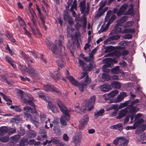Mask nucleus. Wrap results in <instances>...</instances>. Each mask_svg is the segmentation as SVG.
Returning a JSON list of instances; mask_svg holds the SVG:
<instances>
[{"label":"nucleus","mask_w":146,"mask_h":146,"mask_svg":"<svg viewBox=\"0 0 146 146\" xmlns=\"http://www.w3.org/2000/svg\"><path fill=\"white\" fill-rule=\"evenodd\" d=\"M100 88L101 91L104 92H108L111 89V86L110 84H108L100 85Z\"/></svg>","instance_id":"14"},{"label":"nucleus","mask_w":146,"mask_h":146,"mask_svg":"<svg viewBox=\"0 0 146 146\" xmlns=\"http://www.w3.org/2000/svg\"><path fill=\"white\" fill-rule=\"evenodd\" d=\"M104 112V110L103 109H102L99 111L96 112L94 113L95 118L97 119L98 118L99 116H102L103 115V113Z\"/></svg>","instance_id":"28"},{"label":"nucleus","mask_w":146,"mask_h":146,"mask_svg":"<svg viewBox=\"0 0 146 146\" xmlns=\"http://www.w3.org/2000/svg\"><path fill=\"white\" fill-rule=\"evenodd\" d=\"M20 138V136L19 135H15L11 137V139L13 141H17Z\"/></svg>","instance_id":"47"},{"label":"nucleus","mask_w":146,"mask_h":146,"mask_svg":"<svg viewBox=\"0 0 146 146\" xmlns=\"http://www.w3.org/2000/svg\"><path fill=\"white\" fill-rule=\"evenodd\" d=\"M21 119L19 115L15 116L14 118H12L11 121L12 123H17L21 121Z\"/></svg>","instance_id":"29"},{"label":"nucleus","mask_w":146,"mask_h":146,"mask_svg":"<svg viewBox=\"0 0 146 146\" xmlns=\"http://www.w3.org/2000/svg\"><path fill=\"white\" fill-rule=\"evenodd\" d=\"M23 110L25 111L24 114L25 116L27 118H31L32 115L29 112L33 113H36L37 111L36 108H32L30 106H26L23 108Z\"/></svg>","instance_id":"7"},{"label":"nucleus","mask_w":146,"mask_h":146,"mask_svg":"<svg viewBox=\"0 0 146 146\" xmlns=\"http://www.w3.org/2000/svg\"><path fill=\"white\" fill-rule=\"evenodd\" d=\"M18 95L21 97V100L23 98L24 92L22 90H20L18 92Z\"/></svg>","instance_id":"64"},{"label":"nucleus","mask_w":146,"mask_h":146,"mask_svg":"<svg viewBox=\"0 0 146 146\" xmlns=\"http://www.w3.org/2000/svg\"><path fill=\"white\" fill-rule=\"evenodd\" d=\"M44 90L46 91H50L55 92L58 95H60L61 93L60 90L50 84H45L44 86Z\"/></svg>","instance_id":"9"},{"label":"nucleus","mask_w":146,"mask_h":146,"mask_svg":"<svg viewBox=\"0 0 146 146\" xmlns=\"http://www.w3.org/2000/svg\"><path fill=\"white\" fill-rule=\"evenodd\" d=\"M112 12L111 11H108L107 13L106 16L105 18V21L106 22L108 20V19H109L110 17V15Z\"/></svg>","instance_id":"56"},{"label":"nucleus","mask_w":146,"mask_h":146,"mask_svg":"<svg viewBox=\"0 0 146 146\" xmlns=\"http://www.w3.org/2000/svg\"><path fill=\"white\" fill-rule=\"evenodd\" d=\"M46 115L43 113H40V118L42 123L44 122L46 120Z\"/></svg>","instance_id":"36"},{"label":"nucleus","mask_w":146,"mask_h":146,"mask_svg":"<svg viewBox=\"0 0 146 146\" xmlns=\"http://www.w3.org/2000/svg\"><path fill=\"white\" fill-rule=\"evenodd\" d=\"M29 119H30L32 121V122L35 124L36 126H37L38 125V122L37 121L36 117L34 116H32L29 118Z\"/></svg>","instance_id":"34"},{"label":"nucleus","mask_w":146,"mask_h":146,"mask_svg":"<svg viewBox=\"0 0 146 146\" xmlns=\"http://www.w3.org/2000/svg\"><path fill=\"white\" fill-rule=\"evenodd\" d=\"M145 136V135L143 134L141 135L137 136V138L139 140H143L144 139Z\"/></svg>","instance_id":"62"},{"label":"nucleus","mask_w":146,"mask_h":146,"mask_svg":"<svg viewBox=\"0 0 146 146\" xmlns=\"http://www.w3.org/2000/svg\"><path fill=\"white\" fill-rule=\"evenodd\" d=\"M36 9L38 11L40 18H41V17H44V16L42 15L41 13V11H40V8H39L38 5L37 4H36Z\"/></svg>","instance_id":"59"},{"label":"nucleus","mask_w":146,"mask_h":146,"mask_svg":"<svg viewBox=\"0 0 146 146\" xmlns=\"http://www.w3.org/2000/svg\"><path fill=\"white\" fill-rule=\"evenodd\" d=\"M86 0H83L80 3V11L82 14H83L84 16L88 15L86 13Z\"/></svg>","instance_id":"12"},{"label":"nucleus","mask_w":146,"mask_h":146,"mask_svg":"<svg viewBox=\"0 0 146 146\" xmlns=\"http://www.w3.org/2000/svg\"><path fill=\"white\" fill-rule=\"evenodd\" d=\"M67 78L72 84L76 86H78L81 92H83L84 89L87 87V86L83 82L79 83L72 76H68L67 77Z\"/></svg>","instance_id":"4"},{"label":"nucleus","mask_w":146,"mask_h":146,"mask_svg":"<svg viewBox=\"0 0 146 146\" xmlns=\"http://www.w3.org/2000/svg\"><path fill=\"white\" fill-rule=\"evenodd\" d=\"M111 72L113 74H117L120 72L119 67V66H116L111 69Z\"/></svg>","instance_id":"31"},{"label":"nucleus","mask_w":146,"mask_h":146,"mask_svg":"<svg viewBox=\"0 0 146 146\" xmlns=\"http://www.w3.org/2000/svg\"><path fill=\"white\" fill-rule=\"evenodd\" d=\"M21 54L24 58L28 62L29 61H30L31 62H33L32 60L30 59V58L27 56V54L23 51H22Z\"/></svg>","instance_id":"44"},{"label":"nucleus","mask_w":146,"mask_h":146,"mask_svg":"<svg viewBox=\"0 0 146 146\" xmlns=\"http://www.w3.org/2000/svg\"><path fill=\"white\" fill-rule=\"evenodd\" d=\"M28 67L27 72L29 74L34 77L38 78L39 76L40 73L37 70L32 66H30L29 64H28Z\"/></svg>","instance_id":"8"},{"label":"nucleus","mask_w":146,"mask_h":146,"mask_svg":"<svg viewBox=\"0 0 146 146\" xmlns=\"http://www.w3.org/2000/svg\"><path fill=\"white\" fill-rule=\"evenodd\" d=\"M80 55L81 56H83V58L86 61L88 62L90 61L89 65L87 66V68L85 69V71H88L90 70L92 68L93 62L92 63V62H90V60H91V59H90V56L89 57H84V55L82 54H81Z\"/></svg>","instance_id":"13"},{"label":"nucleus","mask_w":146,"mask_h":146,"mask_svg":"<svg viewBox=\"0 0 146 146\" xmlns=\"http://www.w3.org/2000/svg\"><path fill=\"white\" fill-rule=\"evenodd\" d=\"M129 103H130L129 101H126L124 103L121 104H120L119 106L121 108H122L127 106L128 105V104H129Z\"/></svg>","instance_id":"55"},{"label":"nucleus","mask_w":146,"mask_h":146,"mask_svg":"<svg viewBox=\"0 0 146 146\" xmlns=\"http://www.w3.org/2000/svg\"><path fill=\"white\" fill-rule=\"evenodd\" d=\"M114 48L113 46H110L106 48L105 52H111L114 49Z\"/></svg>","instance_id":"53"},{"label":"nucleus","mask_w":146,"mask_h":146,"mask_svg":"<svg viewBox=\"0 0 146 146\" xmlns=\"http://www.w3.org/2000/svg\"><path fill=\"white\" fill-rule=\"evenodd\" d=\"M6 36L8 39L12 42L14 43L16 42V40L7 31L6 32Z\"/></svg>","instance_id":"33"},{"label":"nucleus","mask_w":146,"mask_h":146,"mask_svg":"<svg viewBox=\"0 0 146 146\" xmlns=\"http://www.w3.org/2000/svg\"><path fill=\"white\" fill-rule=\"evenodd\" d=\"M50 119L49 118H48L47 120L46 121L45 127L46 129H48L50 127L51 128L53 127V125L50 123Z\"/></svg>","instance_id":"30"},{"label":"nucleus","mask_w":146,"mask_h":146,"mask_svg":"<svg viewBox=\"0 0 146 146\" xmlns=\"http://www.w3.org/2000/svg\"><path fill=\"white\" fill-rule=\"evenodd\" d=\"M3 136H0V141L3 143H6L8 142L9 137L7 136L3 137Z\"/></svg>","instance_id":"38"},{"label":"nucleus","mask_w":146,"mask_h":146,"mask_svg":"<svg viewBox=\"0 0 146 146\" xmlns=\"http://www.w3.org/2000/svg\"><path fill=\"white\" fill-rule=\"evenodd\" d=\"M0 95L2 96L4 98V99L5 100L7 101H9L10 102H12V100H10L9 98H8L6 96L3 94L2 92H0Z\"/></svg>","instance_id":"54"},{"label":"nucleus","mask_w":146,"mask_h":146,"mask_svg":"<svg viewBox=\"0 0 146 146\" xmlns=\"http://www.w3.org/2000/svg\"><path fill=\"white\" fill-rule=\"evenodd\" d=\"M106 2L105 1H102L99 4V8L97 11V13L96 14L95 17L98 18L102 15L108 9V7L103 8L106 6Z\"/></svg>","instance_id":"5"},{"label":"nucleus","mask_w":146,"mask_h":146,"mask_svg":"<svg viewBox=\"0 0 146 146\" xmlns=\"http://www.w3.org/2000/svg\"><path fill=\"white\" fill-rule=\"evenodd\" d=\"M105 64L104 65H103L102 68V70L104 72H106L107 73H109L110 71V69L107 68V67H111V66H110V64H109L107 62H105Z\"/></svg>","instance_id":"23"},{"label":"nucleus","mask_w":146,"mask_h":146,"mask_svg":"<svg viewBox=\"0 0 146 146\" xmlns=\"http://www.w3.org/2000/svg\"><path fill=\"white\" fill-rule=\"evenodd\" d=\"M114 31L116 33H119L121 31V27H117L115 29Z\"/></svg>","instance_id":"63"},{"label":"nucleus","mask_w":146,"mask_h":146,"mask_svg":"<svg viewBox=\"0 0 146 146\" xmlns=\"http://www.w3.org/2000/svg\"><path fill=\"white\" fill-rule=\"evenodd\" d=\"M139 102V100L138 99L132 101L130 103V104L126 108L128 112L131 114H133L139 111V108L136 106H134Z\"/></svg>","instance_id":"6"},{"label":"nucleus","mask_w":146,"mask_h":146,"mask_svg":"<svg viewBox=\"0 0 146 146\" xmlns=\"http://www.w3.org/2000/svg\"><path fill=\"white\" fill-rule=\"evenodd\" d=\"M27 135L28 137L30 138H33L36 136V133L33 130H30L27 132Z\"/></svg>","instance_id":"27"},{"label":"nucleus","mask_w":146,"mask_h":146,"mask_svg":"<svg viewBox=\"0 0 146 146\" xmlns=\"http://www.w3.org/2000/svg\"><path fill=\"white\" fill-rule=\"evenodd\" d=\"M64 40V36L62 35H60L59 36V40L58 41H56L57 42L55 45H53L51 43L48 42V47L49 48H51L50 49L53 48H54L55 50H58V51H61V49L63 48V50H64V47L62 46V42Z\"/></svg>","instance_id":"3"},{"label":"nucleus","mask_w":146,"mask_h":146,"mask_svg":"<svg viewBox=\"0 0 146 146\" xmlns=\"http://www.w3.org/2000/svg\"><path fill=\"white\" fill-rule=\"evenodd\" d=\"M8 132L9 134H11L16 132V129L15 128H10L9 129H8Z\"/></svg>","instance_id":"61"},{"label":"nucleus","mask_w":146,"mask_h":146,"mask_svg":"<svg viewBox=\"0 0 146 146\" xmlns=\"http://www.w3.org/2000/svg\"><path fill=\"white\" fill-rule=\"evenodd\" d=\"M51 50L54 54L56 56L58 57V59L56 61V62L58 67V69H60L63 68L64 66V63L63 59L66 56V54L64 51L60 52V51L55 50L54 48L51 49Z\"/></svg>","instance_id":"2"},{"label":"nucleus","mask_w":146,"mask_h":146,"mask_svg":"<svg viewBox=\"0 0 146 146\" xmlns=\"http://www.w3.org/2000/svg\"><path fill=\"white\" fill-rule=\"evenodd\" d=\"M28 142V140L26 138H23L21 140L20 144L21 146H26L27 145V143Z\"/></svg>","instance_id":"41"},{"label":"nucleus","mask_w":146,"mask_h":146,"mask_svg":"<svg viewBox=\"0 0 146 146\" xmlns=\"http://www.w3.org/2000/svg\"><path fill=\"white\" fill-rule=\"evenodd\" d=\"M126 96L127 95L125 92H121L120 93L119 95L115 98L116 102H121Z\"/></svg>","instance_id":"15"},{"label":"nucleus","mask_w":146,"mask_h":146,"mask_svg":"<svg viewBox=\"0 0 146 146\" xmlns=\"http://www.w3.org/2000/svg\"><path fill=\"white\" fill-rule=\"evenodd\" d=\"M57 74L56 73H54V72H50V75L54 79L58 80L59 79H61L60 76V73L58 70L57 71Z\"/></svg>","instance_id":"21"},{"label":"nucleus","mask_w":146,"mask_h":146,"mask_svg":"<svg viewBox=\"0 0 146 146\" xmlns=\"http://www.w3.org/2000/svg\"><path fill=\"white\" fill-rule=\"evenodd\" d=\"M67 33H68V34L70 35L72 34V32L74 31V29L73 28H71V29H70L68 27L67 29Z\"/></svg>","instance_id":"60"},{"label":"nucleus","mask_w":146,"mask_h":146,"mask_svg":"<svg viewBox=\"0 0 146 146\" xmlns=\"http://www.w3.org/2000/svg\"><path fill=\"white\" fill-rule=\"evenodd\" d=\"M73 141L75 144L79 143L81 142V138L78 136L75 137L73 138Z\"/></svg>","instance_id":"49"},{"label":"nucleus","mask_w":146,"mask_h":146,"mask_svg":"<svg viewBox=\"0 0 146 146\" xmlns=\"http://www.w3.org/2000/svg\"><path fill=\"white\" fill-rule=\"evenodd\" d=\"M52 142L54 143L55 144L57 145L58 146H64L63 144L61 142H60L58 140L56 139H52Z\"/></svg>","instance_id":"39"},{"label":"nucleus","mask_w":146,"mask_h":146,"mask_svg":"<svg viewBox=\"0 0 146 146\" xmlns=\"http://www.w3.org/2000/svg\"><path fill=\"white\" fill-rule=\"evenodd\" d=\"M120 146H127L129 142V140L123 137H119Z\"/></svg>","instance_id":"18"},{"label":"nucleus","mask_w":146,"mask_h":146,"mask_svg":"<svg viewBox=\"0 0 146 146\" xmlns=\"http://www.w3.org/2000/svg\"><path fill=\"white\" fill-rule=\"evenodd\" d=\"M96 49H94L92 50L91 53L90 54V59H91L90 60V62H92V63L94 62V55L96 53Z\"/></svg>","instance_id":"35"},{"label":"nucleus","mask_w":146,"mask_h":146,"mask_svg":"<svg viewBox=\"0 0 146 146\" xmlns=\"http://www.w3.org/2000/svg\"><path fill=\"white\" fill-rule=\"evenodd\" d=\"M78 62L80 65L85 70V69L87 68V66L86 67V64L83 61L81 60H79Z\"/></svg>","instance_id":"52"},{"label":"nucleus","mask_w":146,"mask_h":146,"mask_svg":"<svg viewBox=\"0 0 146 146\" xmlns=\"http://www.w3.org/2000/svg\"><path fill=\"white\" fill-rule=\"evenodd\" d=\"M111 86L114 88L119 89L121 88V85L120 83L117 81H113L111 83Z\"/></svg>","instance_id":"26"},{"label":"nucleus","mask_w":146,"mask_h":146,"mask_svg":"<svg viewBox=\"0 0 146 146\" xmlns=\"http://www.w3.org/2000/svg\"><path fill=\"white\" fill-rule=\"evenodd\" d=\"M89 117L88 115H84L80 121L79 128L80 130H82L84 128V126L86 125L89 121Z\"/></svg>","instance_id":"11"},{"label":"nucleus","mask_w":146,"mask_h":146,"mask_svg":"<svg viewBox=\"0 0 146 146\" xmlns=\"http://www.w3.org/2000/svg\"><path fill=\"white\" fill-rule=\"evenodd\" d=\"M130 8L127 11V15L131 14L133 12V4H131L129 5Z\"/></svg>","instance_id":"46"},{"label":"nucleus","mask_w":146,"mask_h":146,"mask_svg":"<svg viewBox=\"0 0 146 146\" xmlns=\"http://www.w3.org/2000/svg\"><path fill=\"white\" fill-rule=\"evenodd\" d=\"M115 18V15H113L111 17V18L109 19V21L106 24V26L107 25L109 26L111 23V22L113 21Z\"/></svg>","instance_id":"57"},{"label":"nucleus","mask_w":146,"mask_h":146,"mask_svg":"<svg viewBox=\"0 0 146 146\" xmlns=\"http://www.w3.org/2000/svg\"><path fill=\"white\" fill-rule=\"evenodd\" d=\"M127 20L125 16H123L117 21V24L119 26H121L122 24Z\"/></svg>","instance_id":"37"},{"label":"nucleus","mask_w":146,"mask_h":146,"mask_svg":"<svg viewBox=\"0 0 146 146\" xmlns=\"http://www.w3.org/2000/svg\"><path fill=\"white\" fill-rule=\"evenodd\" d=\"M10 108L18 112H20L22 110V109L19 106H11L10 107Z\"/></svg>","instance_id":"42"},{"label":"nucleus","mask_w":146,"mask_h":146,"mask_svg":"<svg viewBox=\"0 0 146 146\" xmlns=\"http://www.w3.org/2000/svg\"><path fill=\"white\" fill-rule=\"evenodd\" d=\"M111 129H115L121 131L123 129V126L121 123H118L116 125H111L110 126Z\"/></svg>","instance_id":"22"},{"label":"nucleus","mask_w":146,"mask_h":146,"mask_svg":"<svg viewBox=\"0 0 146 146\" xmlns=\"http://www.w3.org/2000/svg\"><path fill=\"white\" fill-rule=\"evenodd\" d=\"M104 62H107L109 64H110L111 66L113 65V62L116 63L117 62V61L115 59H112L111 58H108L104 60Z\"/></svg>","instance_id":"25"},{"label":"nucleus","mask_w":146,"mask_h":146,"mask_svg":"<svg viewBox=\"0 0 146 146\" xmlns=\"http://www.w3.org/2000/svg\"><path fill=\"white\" fill-rule=\"evenodd\" d=\"M8 128L7 127L3 126L0 127V136L5 135L8 132Z\"/></svg>","instance_id":"24"},{"label":"nucleus","mask_w":146,"mask_h":146,"mask_svg":"<svg viewBox=\"0 0 146 146\" xmlns=\"http://www.w3.org/2000/svg\"><path fill=\"white\" fill-rule=\"evenodd\" d=\"M127 112H128V111L126 108L121 110L119 111V115L117 117V118L120 119L124 117L125 115Z\"/></svg>","instance_id":"19"},{"label":"nucleus","mask_w":146,"mask_h":146,"mask_svg":"<svg viewBox=\"0 0 146 146\" xmlns=\"http://www.w3.org/2000/svg\"><path fill=\"white\" fill-rule=\"evenodd\" d=\"M47 137L46 134L45 133H44L42 134H40L38 136L37 139L39 141H43L45 139L47 138Z\"/></svg>","instance_id":"32"},{"label":"nucleus","mask_w":146,"mask_h":146,"mask_svg":"<svg viewBox=\"0 0 146 146\" xmlns=\"http://www.w3.org/2000/svg\"><path fill=\"white\" fill-rule=\"evenodd\" d=\"M48 103V109H52L54 107V105L53 104H52V102H51L48 101L47 99L45 100Z\"/></svg>","instance_id":"58"},{"label":"nucleus","mask_w":146,"mask_h":146,"mask_svg":"<svg viewBox=\"0 0 146 146\" xmlns=\"http://www.w3.org/2000/svg\"><path fill=\"white\" fill-rule=\"evenodd\" d=\"M127 7V5L125 4L121 6L119 11L117 12V15L120 16L121 15H123L126 10Z\"/></svg>","instance_id":"20"},{"label":"nucleus","mask_w":146,"mask_h":146,"mask_svg":"<svg viewBox=\"0 0 146 146\" xmlns=\"http://www.w3.org/2000/svg\"><path fill=\"white\" fill-rule=\"evenodd\" d=\"M56 102L60 108V110L65 115L61 116L60 119V121L63 127H65L67 125V123L69 120V114L68 110L65 105L59 99H57Z\"/></svg>","instance_id":"1"},{"label":"nucleus","mask_w":146,"mask_h":146,"mask_svg":"<svg viewBox=\"0 0 146 146\" xmlns=\"http://www.w3.org/2000/svg\"><path fill=\"white\" fill-rule=\"evenodd\" d=\"M95 102V97L93 96L91 97L89 100V102H87L86 101L84 103L85 104V109L89 108L88 110L89 111H91L94 108V104Z\"/></svg>","instance_id":"10"},{"label":"nucleus","mask_w":146,"mask_h":146,"mask_svg":"<svg viewBox=\"0 0 146 146\" xmlns=\"http://www.w3.org/2000/svg\"><path fill=\"white\" fill-rule=\"evenodd\" d=\"M19 68L23 72H24L25 71L27 72V70L28 69V67H26L25 66H22L21 65H19L18 66Z\"/></svg>","instance_id":"48"},{"label":"nucleus","mask_w":146,"mask_h":146,"mask_svg":"<svg viewBox=\"0 0 146 146\" xmlns=\"http://www.w3.org/2000/svg\"><path fill=\"white\" fill-rule=\"evenodd\" d=\"M118 91L117 90H115L109 93L110 96L111 98H114L115 96L118 94Z\"/></svg>","instance_id":"40"},{"label":"nucleus","mask_w":146,"mask_h":146,"mask_svg":"<svg viewBox=\"0 0 146 146\" xmlns=\"http://www.w3.org/2000/svg\"><path fill=\"white\" fill-rule=\"evenodd\" d=\"M38 94L39 97L41 99H43L44 100H46L47 99V98L44 96V94L42 92L40 91L38 92Z\"/></svg>","instance_id":"50"},{"label":"nucleus","mask_w":146,"mask_h":146,"mask_svg":"<svg viewBox=\"0 0 146 146\" xmlns=\"http://www.w3.org/2000/svg\"><path fill=\"white\" fill-rule=\"evenodd\" d=\"M134 32L135 30L134 29L130 28H129L125 29L123 31H122V33H134Z\"/></svg>","instance_id":"43"},{"label":"nucleus","mask_w":146,"mask_h":146,"mask_svg":"<svg viewBox=\"0 0 146 146\" xmlns=\"http://www.w3.org/2000/svg\"><path fill=\"white\" fill-rule=\"evenodd\" d=\"M91 82V80L90 78L88 75H87L85 78V80L84 82H83L85 84H86L87 86L90 84Z\"/></svg>","instance_id":"45"},{"label":"nucleus","mask_w":146,"mask_h":146,"mask_svg":"<svg viewBox=\"0 0 146 146\" xmlns=\"http://www.w3.org/2000/svg\"><path fill=\"white\" fill-rule=\"evenodd\" d=\"M121 54V52L120 51L118 50H116L113 52L107 54L105 56L106 57L115 56L118 57H119Z\"/></svg>","instance_id":"16"},{"label":"nucleus","mask_w":146,"mask_h":146,"mask_svg":"<svg viewBox=\"0 0 146 146\" xmlns=\"http://www.w3.org/2000/svg\"><path fill=\"white\" fill-rule=\"evenodd\" d=\"M77 1L76 0H74L73 2V4L72 5V7L70 9V11L72 12V14L73 16L75 17L76 16V14L75 11L73 10L74 9L76 10L77 9Z\"/></svg>","instance_id":"17"},{"label":"nucleus","mask_w":146,"mask_h":146,"mask_svg":"<svg viewBox=\"0 0 146 146\" xmlns=\"http://www.w3.org/2000/svg\"><path fill=\"white\" fill-rule=\"evenodd\" d=\"M102 77L104 79L108 81L110 80V76L105 73H103L102 74Z\"/></svg>","instance_id":"51"}]
</instances>
